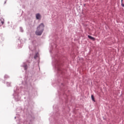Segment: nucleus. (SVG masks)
<instances>
[{
    "mask_svg": "<svg viewBox=\"0 0 124 124\" xmlns=\"http://www.w3.org/2000/svg\"><path fill=\"white\" fill-rule=\"evenodd\" d=\"M121 5H122V6H123V7H124V3H122Z\"/></svg>",
    "mask_w": 124,
    "mask_h": 124,
    "instance_id": "obj_6",
    "label": "nucleus"
},
{
    "mask_svg": "<svg viewBox=\"0 0 124 124\" xmlns=\"http://www.w3.org/2000/svg\"><path fill=\"white\" fill-rule=\"evenodd\" d=\"M123 0H121V2H122V3H123Z\"/></svg>",
    "mask_w": 124,
    "mask_h": 124,
    "instance_id": "obj_8",
    "label": "nucleus"
},
{
    "mask_svg": "<svg viewBox=\"0 0 124 124\" xmlns=\"http://www.w3.org/2000/svg\"><path fill=\"white\" fill-rule=\"evenodd\" d=\"M88 37L90 39L92 40H95V38H93V37H92L91 36L88 35Z\"/></svg>",
    "mask_w": 124,
    "mask_h": 124,
    "instance_id": "obj_3",
    "label": "nucleus"
},
{
    "mask_svg": "<svg viewBox=\"0 0 124 124\" xmlns=\"http://www.w3.org/2000/svg\"><path fill=\"white\" fill-rule=\"evenodd\" d=\"M36 57H37L36 55H35V57H34V58H36Z\"/></svg>",
    "mask_w": 124,
    "mask_h": 124,
    "instance_id": "obj_9",
    "label": "nucleus"
},
{
    "mask_svg": "<svg viewBox=\"0 0 124 124\" xmlns=\"http://www.w3.org/2000/svg\"><path fill=\"white\" fill-rule=\"evenodd\" d=\"M4 23L3 21H1L2 25H3Z\"/></svg>",
    "mask_w": 124,
    "mask_h": 124,
    "instance_id": "obj_7",
    "label": "nucleus"
},
{
    "mask_svg": "<svg viewBox=\"0 0 124 124\" xmlns=\"http://www.w3.org/2000/svg\"><path fill=\"white\" fill-rule=\"evenodd\" d=\"M36 18L37 20H39V19L41 18V16L39 14H37L36 15Z\"/></svg>",
    "mask_w": 124,
    "mask_h": 124,
    "instance_id": "obj_2",
    "label": "nucleus"
},
{
    "mask_svg": "<svg viewBox=\"0 0 124 124\" xmlns=\"http://www.w3.org/2000/svg\"><path fill=\"white\" fill-rule=\"evenodd\" d=\"M24 69H25V70H27V69H28V66L27 65H24Z\"/></svg>",
    "mask_w": 124,
    "mask_h": 124,
    "instance_id": "obj_5",
    "label": "nucleus"
},
{
    "mask_svg": "<svg viewBox=\"0 0 124 124\" xmlns=\"http://www.w3.org/2000/svg\"><path fill=\"white\" fill-rule=\"evenodd\" d=\"M44 24L41 23L37 28V31H36V35H41L43 31H44Z\"/></svg>",
    "mask_w": 124,
    "mask_h": 124,
    "instance_id": "obj_1",
    "label": "nucleus"
},
{
    "mask_svg": "<svg viewBox=\"0 0 124 124\" xmlns=\"http://www.w3.org/2000/svg\"><path fill=\"white\" fill-rule=\"evenodd\" d=\"M91 98L92 100L94 101V102L95 101V100H94V96H93V95H91Z\"/></svg>",
    "mask_w": 124,
    "mask_h": 124,
    "instance_id": "obj_4",
    "label": "nucleus"
}]
</instances>
